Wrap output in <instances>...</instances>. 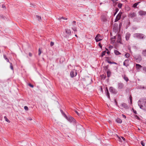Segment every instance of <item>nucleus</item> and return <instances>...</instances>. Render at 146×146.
I'll return each mask as SVG.
<instances>
[{
    "mask_svg": "<svg viewBox=\"0 0 146 146\" xmlns=\"http://www.w3.org/2000/svg\"><path fill=\"white\" fill-rule=\"evenodd\" d=\"M138 104L141 109L146 110V99H141L138 101Z\"/></svg>",
    "mask_w": 146,
    "mask_h": 146,
    "instance_id": "1",
    "label": "nucleus"
},
{
    "mask_svg": "<svg viewBox=\"0 0 146 146\" xmlns=\"http://www.w3.org/2000/svg\"><path fill=\"white\" fill-rule=\"evenodd\" d=\"M133 36L134 38L140 39H143L145 38V36L141 33H135L133 35Z\"/></svg>",
    "mask_w": 146,
    "mask_h": 146,
    "instance_id": "2",
    "label": "nucleus"
},
{
    "mask_svg": "<svg viewBox=\"0 0 146 146\" xmlns=\"http://www.w3.org/2000/svg\"><path fill=\"white\" fill-rule=\"evenodd\" d=\"M124 88V84L121 82H119L117 86V88L118 90H123Z\"/></svg>",
    "mask_w": 146,
    "mask_h": 146,
    "instance_id": "3",
    "label": "nucleus"
},
{
    "mask_svg": "<svg viewBox=\"0 0 146 146\" xmlns=\"http://www.w3.org/2000/svg\"><path fill=\"white\" fill-rule=\"evenodd\" d=\"M64 117L66 119L70 122H72V121H74V119L71 116H69L68 117L64 113Z\"/></svg>",
    "mask_w": 146,
    "mask_h": 146,
    "instance_id": "4",
    "label": "nucleus"
},
{
    "mask_svg": "<svg viewBox=\"0 0 146 146\" xmlns=\"http://www.w3.org/2000/svg\"><path fill=\"white\" fill-rule=\"evenodd\" d=\"M109 90L111 92L114 94H116L117 92V90L112 87H110Z\"/></svg>",
    "mask_w": 146,
    "mask_h": 146,
    "instance_id": "5",
    "label": "nucleus"
},
{
    "mask_svg": "<svg viewBox=\"0 0 146 146\" xmlns=\"http://www.w3.org/2000/svg\"><path fill=\"white\" fill-rule=\"evenodd\" d=\"M95 39L96 42L100 41L102 40V36L100 34L97 35Z\"/></svg>",
    "mask_w": 146,
    "mask_h": 146,
    "instance_id": "6",
    "label": "nucleus"
},
{
    "mask_svg": "<svg viewBox=\"0 0 146 146\" xmlns=\"http://www.w3.org/2000/svg\"><path fill=\"white\" fill-rule=\"evenodd\" d=\"M134 58L137 62H140L142 60L141 57L139 54L135 56Z\"/></svg>",
    "mask_w": 146,
    "mask_h": 146,
    "instance_id": "7",
    "label": "nucleus"
},
{
    "mask_svg": "<svg viewBox=\"0 0 146 146\" xmlns=\"http://www.w3.org/2000/svg\"><path fill=\"white\" fill-rule=\"evenodd\" d=\"M77 72L76 70H73L70 73L71 77L72 78L75 76L77 75Z\"/></svg>",
    "mask_w": 146,
    "mask_h": 146,
    "instance_id": "8",
    "label": "nucleus"
},
{
    "mask_svg": "<svg viewBox=\"0 0 146 146\" xmlns=\"http://www.w3.org/2000/svg\"><path fill=\"white\" fill-rule=\"evenodd\" d=\"M122 12H120L117 15V16H116V18L115 19V21H117L119 20L120 18L121 17V14H122Z\"/></svg>",
    "mask_w": 146,
    "mask_h": 146,
    "instance_id": "9",
    "label": "nucleus"
},
{
    "mask_svg": "<svg viewBox=\"0 0 146 146\" xmlns=\"http://www.w3.org/2000/svg\"><path fill=\"white\" fill-rule=\"evenodd\" d=\"M138 13L139 15L141 16L145 15H146V11H140Z\"/></svg>",
    "mask_w": 146,
    "mask_h": 146,
    "instance_id": "10",
    "label": "nucleus"
},
{
    "mask_svg": "<svg viewBox=\"0 0 146 146\" xmlns=\"http://www.w3.org/2000/svg\"><path fill=\"white\" fill-rule=\"evenodd\" d=\"M136 68L138 71H140V69L142 68V66L139 64H136L135 65Z\"/></svg>",
    "mask_w": 146,
    "mask_h": 146,
    "instance_id": "11",
    "label": "nucleus"
},
{
    "mask_svg": "<svg viewBox=\"0 0 146 146\" xmlns=\"http://www.w3.org/2000/svg\"><path fill=\"white\" fill-rule=\"evenodd\" d=\"M129 17L131 18H133L136 16V14L134 12H133L130 13L129 15Z\"/></svg>",
    "mask_w": 146,
    "mask_h": 146,
    "instance_id": "12",
    "label": "nucleus"
},
{
    "mask_svg": "<svg viewBox=\"0 0 146 146\" xmlns=\"http://www.w3.org/2000/svg\"><path fill=\"white\" fill-rule=\"evenodd\" d=\"M126 62H129V60L128 59H126L124 61V62L123 63V65H124L127 67L129 66V64H128L126 63Z\"/></svg>",
    "mask_w": 146,
    "mask_h": 146,
    "instance_id": "13",
    "label": "nucleus"
},
{
    "mask_svg": "<svg viewBox=\"0 0 146 146\" xmlns=\"http://www.w3.org/2000/svg\"><path fill=\"white\" fill-rule=\"evenodd\" d=\"M117 42L120 43H121V37L119 35H118Z\"/></svg>",
    "mask_w": 146,
    "mask_h": 146,
    "instance_id": "14",
    "label": "nucleus"
},
{
    "mask_svg": "<svg viewBox=\"0 0 146 146\" xmlns=\"http://www.w3.org/2000/svg\"><path fill=\"white\" fill-rule=\"evenodd\" d=\"M107 77L108 78L110 77L111 76V72L109 69L107 71Z\"/></svg>",
    "mask_w": 146,
    "mask_h": 146,
    "instance_id": "15",
    "label": "nucleus"
},
{
    "mask_svg": "<svg viewBox=\"0 0 146 146\" xmlns=\"http://www.w3.org/2000/svg\"><path fill=\"white\" fill-rule=\"evenodd\" d=\"M130 34L129 33H127L125 36L126 39V40H129L130 37Z\"/></svg>",
    "mask_w": 146,
    "mask_h": 146,
    "instance_id": "16",
    "label": "nucleus"
},
{
    "mask_svg": "<svg viewBox=\"0 0 146 146\" xmlns=\"http://www.w3.org/2000/svg\"><path fill=\"white\" fill-rule=\"evenodd\" d=\"M105 92L106 93V95L109 98H110V94L109 93L108 90V89L106 88L105 90Z\"/></svg>",
    "mask_w": 146,
    "mask_h": 146,
    "instance_id": "17",
    "label": "nucleus"
},
{
    "mask_svg": "<svg viewBox=\"0 0 146 146\" xmlns=\"http://www.w3.org/2000/svg\"><path fill=\"white\" fill-rule=\"evenodd\" d=\"M122 77L126 82H127L129 81L128 78L125 75L122 76Z\"/></svg>",
    "mask_w": 146,
    "mask_h": 146,
    "instance_id": "18",
    "label": "nucleus"
},
{
    "mask_svg": "<svg viewBox=\"0 0 146 146\" xmlns=\"http://www.w3.org/2000/svg\"><path fill=\"white\" fill-rule=\"evenodd\" d=\"M66 32L68 35H71V31L70 29H66Z\"/></svg>",
    "mask_w": 146,
    "mask_h": 146,
    "instance_id": "19",
    "label": "nucleus"
},
{
    "mask_svg": "<svg viewBox=\"0 0 146 146\" xmlns=\"http://www.w3.org/2000/svg\"><path fill=\"white\" fill-rule=\"evenodd\" d=\"M116 121L118 123H121L122 122V120L119 118H117L116 119Z\"/></svg>",
    "mask_w": 146,
    "mask_h": 146,
    "instance_id": "20",
    "label": "nucleus"
},
{
    "mask_svg": "<svg viewBox=\"0 0 146 146\" xmlns=\"http://www.w3.org/2000/svg\"><path fill=\"white\" fill-rule=\"evenodd\" d=\"M114 52L115 54L116 55H119L121 53L119 52L118 51L115 50H114Z\"/></svg>",
    "mask_w": 146,
    "mask_h": 146,
    "instance_id": "21",
    "label": "nucleus"
},
{
    "mask_svg": "<svg viewBox=\"0 0 146 146\" xmlns=\"http://www.w3.org/2000/svg\"><path fill=\"white\" fill-rule=\"evenodd\" d=\"M121 106H122L124 108H127L128 107L127 105L124 103L122 104H121Z\"/></svg>",
    "mask_w": 146,
    "mask_h": 146,
    "instance_id": "22",
    "label": "nucleus"
},
{
    "mask_svg": "<svg viewBox=\"0 0 146 146\" xmlns=\"http://www.w3.org/2000/svg\"><path fill=\"white\" fill-rule=\"evenodd\" d=\"M3 58L7 62L10 63L9 59L6 57V56L5 55H3Z\"/></svg>",
    "mask_w": 146,
    "mask_h": 146,
    "instance_id": "23",
    "label": "nucleus"
},
{
    "mask_svg": "<svg viewBox=\"0 0 146 146\" xmlns=\"http://www.w3.org/2000/svg\"><path fill=\"white\" fill-rule=\"evenodd\" d=\"M140 2H137V3H135V4H134L133 6H132V7H134V8H136L137 7V5L139 4V3Z\"/></svg>",
    "mask_w": 146,
    "mask_h": 146,
    "instance_id": "24",
    "label": "nucleus"
},
{
    "mask_svg": "<svg viewBox=\"0 0 146 146\" xmlns=\"http://www.w3.org/2000/svg\"><path fill=\"white\" fill-rule=\"evenodd\" d=\"M72 29L74 31V33H76L75 32L77 31V30L76 27H72Z\"/></svg>",
    "mask_w": 146,
    "mask_h": 146,
    "instance_id": "25",
    "label": "nucleus"
},
{
    "mask_svg": "<svg viewBox=\"0 0 146 146\" xmlns=\"http://www.w3.org/2000/svg\"><path fill=\"white\" fill-rule=\"evenodd\" d=\"M142 54L143 56L146 57V49L143 50V51Z\"/></svg>",
    "mask_w": 146,
    "mask_h": 146,
    "instance_id": "26",
    "label": "nucleus"
},
{
    "mask_svg": "<svg viewBox=\"0 0 146 146\" xmlns=\"http://www.w3.org/2000/svg\"><path fill=\"white\" fill-rule=\"evenodd\" d=\"M106 61L108 63H109V64H117V63H116L115 62H111V61H109L108 60H106Z\"/></svg>",
    "mask_w": 146,
    "mask_h": 146,
    "instance_id": "27",
    "label": "nucleus"
},
{
    "mask_svg": "<svg viewBox=\"0 0 146 146\" xmlns=\"http://www.w3.org/2000/svg\"><path fill=\"white\" fill-rule=\"evenodd\" d=\"M121 138L123 139V141H125V139L124 137H118V139H119V140L121 142H122V141L121 140Z\"/></svg>",
    "mask_w": 146,
    "mask_h": 146,
    "instance_id": "28",
    "label": "nucleus"
},
{
    "mask_svg": "<svg viewBox=\"0 0 146 146\" xmlns=\"http://www.w3.org/2000/svg\"><path fill=\"white\" fill-rule=\"evenodd\" d=\"M109 67V65H107L105 66H103V68H104V70H108V68Z\"/></svg>",
    "mask_w": 146,
    "mask_h": 146,
    "instance_id": "29",
    "label": "nucleus"
},
{
    "mask_svg": "<svg viewBox=\"0 0 146 146\" xmlns=\"http://www.w3.org/2000/svg\"><path fill=\"white\" fill-rule=\"evenodd\" d=\"M122 5H123L122 3H119L117 5V7L119 8H121Z\"/></svg>",
    "mask_w": 146,
    "mask_h": 146,
    "instance_id": "30",
    "label": "nucleus"
},
{
    "mask_svg": "<svg viewBox=\"0 0 146 146\" xmlns=\"http://www.w3.org/2000/svg\"><path fill=\"white\" fill-rule=\"evenodd\" d=\"M130 54L128 53H126L125 54V56L126 58H128L130 56Z\"/></svg>",
    "mask_w": 146,
    "mask_h": 146,
    "instance_id": "31",
    "label": "nucleus"
},
{
    "mask_svg": "<svg viewBox=\"0 0 146 146\" xmlns=\"http://www.w3.org/2000/svg\"><path fill=\"white\" fill-rule=\"evenodd\" d=\"M36 17L38 21H40V20H41V17H40L39 16L36 15Z\"/></svg>",
    "mask_w": 146,
    "mask_h": 146,
    "instance_id": "32",
    "label": "nucleus"
},
{
    "mask_svg": "<svg viewBox=\"0 0 146 146\" xmlns=\"http://www.w3.org/2000/svg\"><path fill=\"white\" fill-rule=\"evenodd\" d=\"M72 27H75V26L76 25V22L75 21H73L72 23Z\"/></svg>",
    "mask_w": 146,
    "mask_h": 146,
    "instance_id": "33",
    "label": "nucleus"
},
{
    "mask_svg": "<svg viewBox=\"0 0 146 146\" xmlns=\"http://www.w3.org/2000/svg\"><path fill=\"white\" fill-rule=\"evenodd\" d=\"M4 118L6 121L9 123L10 122L9 120L7 118V117L6 116H5L4 117Z\"/></svg>",
    "mask_w": 146,
    "mask_h": 146,
    "instance_id": "34",
    "label": "nucleus"
},
{
    "mask_svg": "<svg viewBox=\"0 0 146 146\" xmlns=\"http://www.w3.org/2000/svg\"><path fill=\"white\" fill-rule=\"evenodd\" d=\"M139 89H146V87L144 86H140L139 87Z\"/></svg>",
    "mask_w": 146,
    "mask_h": 146,
    "instance_id": "35",
    "label": "nucleus"
},
{
    "mask_svg": "<svg viewBox=\"0 0 146 146\" xmlns=\"http://www.w3.org/2000/svg\"><path fill=\"white\" fill-rule=\"evenodd\" d=\"M106 52V51H104L102 52V54H101L102 57H103L104 56Z\"/></svg>",
    "mask_w": 146,
    "mask_h": 146,
    "instance_id": "36",
    "label": "nucleus"
},
{
    "mask_svg": "<svg viewBox=\"0 0 146 146\" xmlns=\"http://www.w3.org/2000/svg\"><path fill=\"white\" fill-rule=\"evenodd\" d=\"M42 52L40 50V48H39L38 49V55L39 56H40L41 53Z\"/></svg>",
    "mask_w": 146,
    "mask_h": 146,
    "instance_id": "37",
    "label": "nucleus"
},
{
    "mask_svg": "<svg viewBox=\"0 0 146 146\" xmlns=\"http://www.w3.org/2000/svg\"><path fill=\"white\" fill-rule=\"evenodd\" d=\"M10 68H11V70H13V66L12 65V64L10 62Z\"/></svg>",
    "mask_w": 146,
    "mask_h": 146,
    "instance_id": "38",
    "label": "nucleus"
},
{
    "mask_svg": "<svg viewBox=\"0 0 146 146\" xmlns=\"http://www.w3.org/2000/svg\"><path fill=\"white\" fill-rule=\"evenodd\" d=\"M141 144L142 146H145V144L143 141H141Z\"/></svg>",
    "mask_w": 146,
    "mask_h": 146,
    "instance_id": "39",
    "label": "nucleus"
},
{
    "mask_svg": "<svg viewBox=\"0 0 146 146\" xmlns=\"http://www.w3.org/2000/svg\"><path fill=\"white\" fill-rule=\"evenodd\" d=\"M61 19H65V20H67V18H64V17H62L61 18H59L58 19L59 20H60Z\"/></svg>",
    "mask_w": 146,
    "mask_h": 146,
    "instance_id": "40",
    "label": "nucleus"
},
{
    "mask_svg": "<svg viewBox=\"0 0 146 146\" xmlns=\"http://www.w3.org/2000/svg\"><path fill=\"white\" fill-rule=\"evenodd\" d=\"M24 109L26 110H28V108L27 106H25L24 107Z\"/></svg>",
    "mask_w": 146,
    "mask_h": 146,
    "instance_id": "41",
    "label": "nucleus"
},
{
    "mask_svg": "<svg viewBox=\"0 0 146 146\" xmlns=\"http://www.w3.org/2000/svg\"><path fill=\"white\" fill-rule=\"evenodd\" d=\"M54 45V42H51L50 43V45L51 46H52Z\"/></svg>",
    "mask_w": 146,
    "mask_h": 146,
    "instance_id": "42",
    "label": "nucleus"
},
{
    "mask_svg": "<svg viewBox=\"0 0 146 146\" xmlns=\"http://www.w3.org/2000/svg\"><path fill=\"white\" fill-rule=\"evenodd\" d=\"M130 100L131 102V103H132V98L131 96H130L129 97Z\"/></svg>",
    "mask_w": 146,
    "mask_h": 146,
    "instance_id": "43",
    "label": "nucleus"
},
{
    "mask_svg": "<svg viewBox=\"0 0 146 146\" xmlns=\"http://www.w3.org/2000/svg\"><path fill=\"white\" fill-rule=\"evenodd\" d=\"M135 118L136 119H139V117L137 115H135Z\"/></svg>",
    "mask_w": 146,
    "mask_h": 146,
    "instance_id": "44",
    "label": "nucleus"
},
{
    "mask_svg": "<svg viewBox=\"0 0 146 146\" xmlns=\"http://www.w3.org/2000/svg\"><path fill=\"white\" fill-rule=\"evenodd\" d=\"M29 86L30 87H31V88H33V86L31 84H28Z\"/></svg>",
    "mask_w": 146,
    "mask_h": 146,
    "instance_id": "45",
    "label": "nucleus"
},
{
    "mask_svg": "<svg viewBox=\"0 0 146 146\" xmlns=\"http://www.w3.org/2000/svg\"><path fill=\"white\" fill-rule=\"evenodd\" d=\"M98 46L100 47L101 48H102V44L100 42L98 44Z\"/></svg>",
    "mask_w": 146,
    "mask_h": 146,
    "instance_id": "46",
    "label": "nucleus"
},
{
    "mask_svg": "<svg viewBox=\"0 0 146 146\" xmlns=\"http://www.w3.org/2000/svg\"><path fill=\"white\" fill-rule=\"evenodd\" d=\"M118 11H119V9L117 8H115V12H116V13H117L118 12Z\"/></svg>",
    "mask_w": 146,
    "mask_h": 146,
    "instance_id": "47",
    "label": "nucleus"
},
{
    "mask_svg": "<svg viewBox=\"0 0 146 146\" xmlns=\"http://www.w3.org/2000/svg\"><path fill=\"white\" fill-rule=\"evenodd\" d=\"M29 55L30 57H31L32 56V54L31 52L29 53Z\"/></svg>",
    "mask_w": 146,
    "mask_h": 146,
    "instance_id": "48",
    "label": "nucleus"
},
{
    "mask_svg": "<svg viewBox=\"0 0 146 146\" xmlns=\"http://www.w3.org/2000/svg\"><path fill=\"white\" fill-rule=\"evenodd\" d=\"M133 112L135 114H137V112L136 110H134L133 109Z\"/></svg>",
    "mask_w": 146,
    "mask_h": 146,
    "instance_id": "49",
    "label": "nucleus"
},
{
    "mask_svg": "<svg viewBox=\"0 0 146 146\" xmlns=\"http://www.w3.org/2000/svg\"><path fill=\"white\" fill-rule=\"evenodd\" d=\"M122 116L123 118L125 119L126 118V116L124 114H122Z\"/></svg>",
    "mask_w": 146,
    "mask_h": 146,
    "instance_id": "50",
    "label": "nucleus"
},
{
    "mask_svg": "<svg viewBox=\"0 0 146 146\" xmlns=\"http://www.w3.org/2000/svg\"><path fill=\"white\" fill-rule=\"evenodd\" d=\"M102 78H104V79L106 78V76H105L104 75H103L102 76Z\"/></svg>",
    "mask_w": 146,
    "mask_h": 146,
    "instance_id": "51",
    "label": "nucleus"
},
{
    "mask_svg": "<svg viewBox=\"0 0 146 146\" xmlns=\"http://www.w3.org/2000/svg\"><path fill=\"white\" fill-rule=\"evenodd\" d=\"M75 112L78 115H80V114L77 111H76Z\"/></svg>",
    "mask_w": 146,
    "mask_h": 146,
    "instance_id": "52",
    "label": "nucleus"
},
{
    "mask_svg": "<svg viewBox=\"0 0 146 146\" xmlns=\"http://www.w3.org/2000/svg\"><path fill=\"white\" fill-rule=\"evenodd\" d=\"M2 7L3 8H5L6 7L5 5H3L2 6Z\"/></svg>",
    "mask_w": 146,
    "mask_h": 146,
    "instance_id": "53",
    "label": "nucleus"
},
{
    "mask_svg": "<svg viewBox=\"0 0 146 146\" xmlns=\"http://www.w3.org/2000/svg\"><path fill=\"white\" fill-rule=\"evenodd\" d=\"M143 70H144L146 72V68L145 67H144L143 68Z\"/></svg>",
    "mask_w": 146,
    "mask_h": 146,
    "instance_id": "54",
    "label": "nucleus"
},
{
    "mask_svg": "<svg viewBox=\"0 0 146 146\" xmlns=\"http://www.w3.org/2000/svg\"><path fill=\"white\" fill-rule=\"evenodd\" d=\"M110 51H108V52H107V53L109 54H110Z\"/></svg>",
    "mask_w": 146,
    "mask_h": 146,
    "instance_id": "55",
    "label": "nucleus"
},
{
    "mask_svg": "<svg viewBox=\"0 0 146 146\" xmlns=\"http://www.w3.org/2000/svg\"><path fill=\"white\" fill-rule=\"evenodd\" d=\"M109 48H113V46H109Z\"/></svg>",
    "mask_w": 146,
    "mask_h": 146,
    "instance_id": "56",
    "label": "nucleus"
},
{
    "mask_svg": "<svg viewBox=\"0 0 146 146\" xmlns=\"http://www.w3.org/2000/svg\"><path fill=\"white\" fill-rule=\"evenodd\" d=\"M117 13H116V12H115V13L114 15H115Z\"/></svg>",
    "mask_w": 146,
    "mask_h": 146,
    "instance_id": "57",
    "label": "nucleus"
},
{
    "mask_svg": "<svg viewBox=\"0 0 146 146\" xmlns=\"http://www.w3.org/2000/svg\"><path fill=\"white\" fill-rule=\"evenodd\" d=\"M61 112L62 113H63V111L62 110H61Z\"/></svg>",
    "mask_w": 146,
    "mask_h": 146,
    "instance_id": "58",
    "label": "nucleus"
},
{
    "mask_svg": "<svg viewBox=\"0 0 146 146\" xmlns=\"http://www.w3.org/2000/svg\"><path fill=\"white\" fill-rule=\"evenodd\" d=\"M75 36L76 37H78V36H77V35H75Z\"/></svg>",
    "mask_w": 146,
    "mask_h": 146,
    "instance_id": "59",
    "label": "nucleus"
},
{
    "mask_svg": "<svg viewBox=\"0 0 146 146\" xmlns=\"http://www.w3.org/2000/svg\"><path fill=\"white\" fill-rule=\"evenodd\" d=\"M106 49L107 50H108V49H107L106 48Z\"/></svg>",
    "mask_w": 146,
    "mask_h": 146,
    "instance_id": "60",
    "label": "nucleus"
},
{
    "mask_svg": "<svg viewBox=\"0 0 146 146\" xmlns=\"http://www.w3.org/2000/svg\"><path fill=\"white\" fill-rule=\"evenodd\" d=\"M32 119H30L29 120H32Z\"/></svg>",
    "mask_w": 146,
    "mask_h": 146,
    "instance_id": "61",
    "label": "nucleus"
},
{
    "mask_svg": "<svg viewBox=\"0 0 146 146\" xmlns=\"http://www.w3.org/2000/svg\"><path fill=\"white\" fill-rule=\"evenodd\" d=\"M128 62H126V63H127V64H128Z\"/></svg>",
    "mask_w": 146,
    "mask_h": 146,
    "instance_id": "62",
    "label": "nucleus"
}]
</instances>
